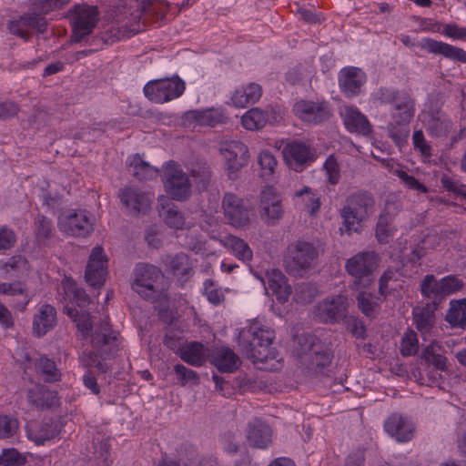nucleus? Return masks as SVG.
Instances as JSON below:
<instances>
[{
    "label": "nucleus",
    "mask_w": 466,
    "mask_h": 466,
    "mask_svg": "<svg viewBox=\"0 0 466 466\" xmlns=\"http://www.w3.org/2000/svg\"><path fill=\"white\" fill-rule=\"evenodd\" d=\"M169 8L167 0H125L117 6V20L125 22L133 33L143 30V26L150 22L163 20Z\"/></svg>",
    "instance_id": "f257e3e1"
},
{
    "label": "nucleus",
    "mask_w": 466,
    "mask_h": 466,
    "mask_svg": "<svg viewBox=\"0 0 466 466\" xmlns=\"http://www.w3.org/2000/svg\"><path fill=\"white\" fill-rule=\"evenodd\" d=\"M275 338L274 330L254 320L238 334V343L241 350L254 363H267L278 357L277 350L272 347Z\"/></svg>",
    "instance_id": "f03ea898"
},
{
    "label": "nucleus",
    "mask_w": 466,
    "mask_h": 466,
    "mask_svg": "<svg viewBox=\"0 0 466 466\" xmlns=\"http://www.w3.org/2000/svg\"><path fill=\"white\" fill-rule=\"evenodd\" d=\"M92 350L83 351L82 360L87 367H96L106 373L108 366L103 360L114 358L119 350V333L112 329L107 320H103L91 339Z\"/></svg>",
    "instance_id": "7ed1b4c3"
},
{
    "label": "nucleus",
    "mask_w": 466,
    "mask_h": 466,
    "mask_svg": "<svg viewBox=\"0 0 466 466\" xmlns=\"http://www.w3.org/2000/svg\"><path fill=\"white\" fill-rule=\"evenodd\" d=\"M321 250L313 242L298 240L289 245L284 257L288 274L302 278L319 263Z\"/></svg>",
    "instance_id": "20e7f679"
},
{
    "label": "nucleus",
    "mask_w": 466,
    "mask_h": 466,
    "mask_svg": "<svg viewBox=\"0 0 466 466\" xmlns=\"http://www.w3.org/2000/svg\"><path fill=\"white\" fill-rule=\"evenodd\" d=\"M374 206L373 195L368 191L360 190L350 194L340 209L346 232H357L360 224L372 213Z\"/></svg>",
    "instance_id": "39448f33"
},
{
    "label": "nucleus",
    "mask_w": 466,
    "mask_h": 466,
    "mask_svg": "<svg viewBox=\"0 0 466 466\" xmlns=\"http://www.w3.org/2000/svg\"><path fill=\"white\" fill-rule=\"evenodd\" d=\"M376 100L381 105H391V120L400 125H409L416 111L415 99L407 90L381 87L376 94Z\"/></svg>",
    "instance_id": "423d86ee"
},
{
    "label": "nucleus",
    "mask_w": 466,
    "mask_h": 466,
    "mask_svg": "<svg viewBox=\"0 0 466 466\" xmlns=\"http://www.w3.org/2000/svg\"><path fill=\"white\" fill-rule=\"evenodd\" d=\"M162 278L163 274L157 267L139 263L133 270L131 288L143 299L154 302L161 296L157 283Z\"/></svg>",
    "instance_id": "0eeeda50"
},
{
    "label": "nucleus",
    "mask_w": 466,
    "mask_h": 466,
    "mask_svg": "<svg viewBox=\"0 0 466 466\" xmlns=\"http://www.w3.org/2000/svg\"><path fill=\"white\" fill-rule=\"evenodd\" d=\"M377 259L374 252H361L346 262V270L353 278V289H366L374 280V271L377 268Z\"/></svg>",
    "instance_id": "6e6552de"
},
{
    "label": "nucleus",
    "mask_w": 466,
    "mask_h": 466,
    "mask_svg": "<svg viewBox=\"0 0 466 466\" xmlns=\"http://www.w3.org/2000/svg\"><path fill=\"white\" fill-rule=\"evenodd\" d=\"M69 19L72 25L71 40L79 43L93 32L99 19V12L94 5H76L70 10Z\"/></svg>",
    "instance_id": "1a4fd4ad"
},
{
    "label": "nucleus",
    "mask_w": 466,
    "mask_h": 466,
    "mask_svg": "<svg viewBox=\"0 0 466 466\" xmlns=\"http://www.w3.org/2000/svg\"><path fill=\"white\" fill-rule=\"evenodd\" d=\"M224 218L235 228H244L250 223L252 208L249 202L234 193H226L222 199Z\"/></svg>",
    "instance_id": "9d476101"
},
{
    "label": "nucleus",
    "mask_w": 466,
    "mask_h": 466,
    "mask_svg": "<svg viewBox=\"0 0 466 466\" xmlns=\"http://www.w3.org/2000/svg\"><path fill=\"white\" fill-rule=\"evenodd\" d=\"M184 90L185 83L176 76L148 82L144 87V94L150 101L163 104L180 96Z\"/></svg>",
    "instance_id": "9b49d317"
},
{
    "label": "nucleus",
    "mask_w": 466,
    "mask_h": 466,
    "mask_svg": "<svg viewBox=\"0 0 466 466\" xmlns=\"http://www.w3.org/2000/svg\"><path fill=\"white\" fill-rule=\"evenodd\" d=\"M165 188L173 199L183 201L191 195V184L180 167L169 162L165 167Z\"/></svg>",
    "instance_id": "f8f14e48"
},
{
    "label": "nucleus",
    "mask_w": 466,
    "mask_h": 466,
    "mask_svg": "<svg viewBox=\"0 0 466 466\" xmlns=\"http://www.w3.org/2000/svg\"><path fill=\"white\" fill-rule=\"evenodd\" d=\"M423 124L428 134L436 138H446L453 130L452 120L437 102H431L425 110Z\"/></svg>",
    "instance_id": "ddd939ff"
},
{
    "label": "nucleus",
    "mask_w": 466,
    "mask_h": 466,
    "mask_svg": "<svg viewBox=\"0 0 466 466\" xmlns=\"http://www.w3.org/2000/svg\"><path fill=\"white\" fill-rule=\"evenodd\" d=\"M348 298L344 295L329 297L319 301L314 308V315L323 323H335L347 318Z\"/></svg>",
    "instance_id": "4468645a"
},
{
    "label": "nucleus",
    "mask_w": 466,
    "mask_h": 466,
    "mask_svg": "<svg viewBox=\"0 0 466 466\" xmlns=\"http://www.w3.org/2000/svg\"><path fill=\"white\" fill-rule=\"evenodd\" d=\"M220 153L225 159L228 177L235 179L238 172L248 164V149L240 141H225L220 144Z\"/></svg>",
    "instance_id": "2eb2a0df"
},
{
    "label": "nucleus",
    "mask_w": 466,
    "mask_h": 466,
    "mask_svg": "<svg viewBox=\"0 0 466 466\" xmlns=\"http://www.w3.org/2000/svg\"><path fill=\"white\" fill-rule=\"evenodd\" d=\"M61 231L74 237L86 238L93 231V223L86 210H70L58 218Z\"/></svg>",
    "instance_id": "dca6fc26"
},
{
    "label": "nucleus",
    "mask_w": 466,
    "mask_h": 466,
    "mask_svg": "<svg viewBox=\"0 0 466 466\" xmlns=\"http://www.w3.org/2000/svg\"><path fill=\"white\" fill-rule=\"evenodd\" d=\"M107 258L101 246L93 248L86 268V281L93 288L104 285L107 274Z\"/></svg>",
    "instance_id": "f3484780"
},
{
    "label": "nucleus",
    "mask_w": 466,
    "mask_h": 466,
    "mask_svg": "<svg viewBox=\"0 0 466 466\" xmlns=\"http://www.w3.org/2000/svg\"><path fill=\"white\" fill-rule=\"evenodd\" d=\"M287 165L295 171H301L314 160L310 147L303 142L292 141L282 150Z\"/></svg>",
    "instance_id": "a211bd4d"
},
{
    "label": "nucleus",
    "mask_w": 466,
    "mask_h": 466,
    "mask_svg": "<svg viewBox=\"0 0 466 466\" xmlns=\"http://www.w3.org/2000/svg\"><path fill=\"white\" fill-rule=\"evenodd\" d=\"M47 22L40 15H25L17 20L8 23V30L11 34L20 36L25 40L29 39L31 33H44L46 30Z\"/></svg>",
    "instance_id": "6ab92c4d"
},
{
    "label": "nucleus",
    "mask_w": 466,
    "mask_h": 466,
    "mask_svg": "<svg viewBox=\"0 0 466 466\" xmlns=\"http://www.w3.org/2000/svg\"><path fill=\"white\" fill-rule=\"evenodd\" d=\"M366 78V74L358 67L343 68L339 74V87L346 96H355L360 93Z\"/></svg>",
    "instance_id": "aec40b11"
},
{
    "label": "nucleus",
    "mask_w": 466,
    "mask_h": 466,
    "mask_svg": "<svg viewBox=\"0 0 466 466\" xmlns=\"http://www.w3.org/2000/svg\"><path fill=\"white\" fill-rule=\"evenodd\" d=\"M161 262L166 270L179 280L186 281L193 274V263L190 258L183 252L175 255H163Z\"/></svg>",
    "instance_id": "412c9836"
},
{
    "label": "nucleus",
    "mask_w": 466,
    "mask_h": 466,
    "mask_svg": "<svg viewBox=\"0 0 466 466\" xmlns=\"http://www.w3.org/2000/svg\"><path fill=\"white\" fill-rule=\"evenodd\" d=\"M294 111L302 120L314 124L321 123L330 116L326 103L299 101L295 104Z\"/></svg>",
    "instance_id": "4be33fe9"
},
{
    "label": "nucleus",
    "mask_w": 466,
    "mask_h": 466,
    "mask_svg": "<svg viewBox=\"0 0 466 466\" xmlns=\"http://www.w3.org/2000/svg\"><path fill=\"white\" fill-rule=\"evenodd\" d=\"M259 208L260 218L268 225H276L283 216L281 202L270 190L261 193Z\"/></svg>",
    "instance_id": "5701e85b"
},
{
    "label": "nucleus",
    "mask_w": 466,
    "mask_h": 466,
    "mask_svg": "<svg viewBox=\"0 0 466 466\" xmlns=\"http://www.w3.org/2000/svg\"><path fill=\"white\" fill-rule=\"evenodd\" d=\"M420 46L429 53L441 55L455 62L466 63V51L462 48L431 38H424Z\"/></svg>",
    "instance_id": "b1692460"
},
{
    "label": "nucleus",
    "mask_w": 466,
    "mask_h": 466,
    "mask_svg": "<svg viewBox=\"0 0 466 466\" xmlns=\"http://www.w3.org/2000/svg\"><path fill=\"white\" fill-rule=\"evenodd\" d=\"M26 399L30 405L39 410L50 409L58 403L57 392L39 383L27 390Z\"/></svg>",
    "instance_id": "393cba45"
},
{
    "label": "nucleus",
    "mask_w": 466,
    "mask_h": 466,
    "mask_svg": "<svg viewBox=\"0 0 466 466\" xmlns=\"http://www.w3.org/2000/svg\"><path fill=\"white\" fill-rule=\"evenodd\" d=\"M62 429V423L59 419H47L44 420L41 423L35 428L27 430V437L35 442L37 445L44 444L56 437Z\"/></svg>",
    "instance_id": "a878e982"
},
{
    "label": "nucleus",
    "mask_w": 466,
    "mask_h": 466,
    "mask_svg": "<svg viewBox=\"0 0 466 466\" xmlns=\"http://www.w3.org/2000/svg\"><path fill=\"white\" fill-rule=\"evenodd\" d=\"M385 431L398 441L405 442L413 437L412 422L400 414L390 415L384 423Z\"/></svg>",
    "instance_id": "bb28decb"
},
{
    "label": "nucleus",
    "mask_w": 466,
    "mask_h": 466,
    "mask_svg": "<svg viewBox=\"0 0 466 466\" xmlns=\"http://www.w3.org/2000/svg\"><path fill=\"white\" fill-rule=\"evenodd\" d=\"M263 282L266 289H270L281 303L286 302L291 294V287L287 284L286 277L279 269L268 271Z\"/></svg>",
    "instance_id": "cd10ccee"
},
{
    "label": "nucleus",
    "mask_w": 466,
    "mask_h": 466,
    "mask_svg": "<svg viewBox=\"0 0 466 466\" xmlns=\"http://www.w3.org/2000/svg\"><path fill=\"white\" fill-rule=\"evenodd\" d=\"M208 358L211 364L221 372H233L239 365V358L228 347L214 349Z\"/></svg>",
    "instance_id": "c85d7f7f"
},
{
    "label": "nucleus",
    "mask_w": 466,
    "mask_h": 466,
    "mask_svg": "<svg viewBox=\"0 0 466 466\" xmlns=\"http://www.w3.org/2000/svg\"><path fill=\"white\" fill-rule=\"evenodd\" d=\"M160 201L159 216L168 227L175 229H183L185 227L190 228L194 225L192 222L186 221L184 215L171 200L163 198Z\"/></svg>",
    "instance_id": "c756f323"
},
{
    "label": "nucleus",
    "mask_w": 466,
    "mask_h": 466,
    "mask_svg": "<svg viewBox=\"0 0 466 466\" xmlns=\"http://www.w3.org/2000/svg\"><path fill=\"white\" fill-rule=\"evenodd\" d=\"M120 200L134 214L146 213L150 207V199L144 192L133 187H126L120 191Z\"/></svg>",
    "instance_id": "7c9ffc66"
},
{
    "label": "nucleus",
    "mask_w": 466,
    "mask_h": 466,
    "mask_svg": "<svg viewBox=\"0 0 466 466\" xmlns=\"http://www.w3.org/2000/svg\"><path fill=\"white\" fill-rule=\"evenodd\" d=\"M187 119L195 121L199 126H208L211 127L224 125L228 117L221 108H208L206 110H191L186 114Z\"/></svg>",
    "instance_id": "2f4dec72"
},
{
    "label": "nucleus",
    "mask_w": 466,
    "mask_h": 466,
    "mask_svg": "<svg viewBox=\"0 0 466 466\" xmlns=\"http://www.w3.org/2000/svg\"><path fill=\"white\" fill-rule=\"evenodd\" d=\"M344 124L350 132L368 136L371 133V125L368 118L359 109L347 106L343 113Z\"/></svg>",
    "instance_id": "473e14b6"
},
{
    "label": "nucleus",
    "mask_w": 466,
    "mask_h": 466,
    "mask_svg": "<svg viewBox=\"0 0 466 466\" xmlns=\"http://www.w3.org/2000/svg\"><path fill=\"white\" fill-rule=\"evenodd\" d=\"M435 304L426 303L422 307H415L412 309V318L416 329L423 334L430 333L436 323Z\"/></svg>",
    "instance_id": "72a5a7b5"
},
{
    "label": "nucleus",
    "mask_w": 466,
    "mask_h": 466,
    "mask_svg": "<svg viewBox=\"0 0 466 466\" xmlns=\"http://www.w3.org/2000/svg\"><path fill=\"white\" fill-rule=\"evenodd\" d=\"M56 325V310L49 305L44 304L38 310V313L35 316L33 321L34 331L37 336L41 337L46 335L49 330L54 329Z\"/></svg>",
    "instance_id": "f704fd0d"
},
{
    "label": "nucleus",
    "mask_w": 466,
    "mask_h": 466,
    "mask_svg": "<svg viewBox=\"0 0 466 466\" xmlns=\"http://www.w3.org/2000/svg\"><path fill=\"white\" fill-rule=\"evenodd\" d=\"M248 441L252 447L265 449L271 442V430L260 420L248 423Z\"/></svg>",
    "instance_id": "c9c22d12"
},
{
    "label": "nucleus",
    "mask_w": 466,
    "mask_h": 466,
    "mask_svg": "<svg viewBox=\"0 0 466 466\" xmlns=\"http://www.w3.org/2000/svg\"><path fill=\"white\" fill-rule=\"evenodd\" d=\"M29 361L44 381L53 383L61 380L62 373L53 360L41 355L38 358L30 360Z\"/></svg>",
    "instance_id": "e433bc0d"
},
{
    "label": "nucleus",
    "mask_w": 466,
    "mask_h": 466,
    "mask_svg": "<svg viewBox=\"0 0 466 466\" xmlns=\"http://www.w3.org/2000/svg\"><path fill=\"white\" fill-rule=\"evenodd\" d=\"M262 96V87L256 83H250L234 91L231 100L236 107H246L255 104Z\"/></svg>",
    "instance_id": "4c0bfd02"
},
{
    "label": "nucleus",
    "mask_w": 466,
    "mask_h": 466,
    "mask_svg": "<svg viewBox=\"0 0 466 466\" xmlns=\"http://www.w3.org/2000/svg\"><path fill=\"white\" fill-rule=\"evenodd\" d=\"M128 171L139 181L151 180L157 177L158 173L157 168L144 161L138 154L130 158Z\"/></svg>",
    "instance_id": "58836bf2"
},
{
    "label": "nucleus",
    "mask_w": 466,
    "mask_h": 466,
    "mask_svg": "<svg viewBox=\"0 0 466 466\" xmlns=\"http://www.w3.org/2000/svg\"><path fill=\"white\" fill-rule=\"evenodd\" d=\"M64 312L76 323L78 331L86 338L89 336L93 323L89 312L78 309L74 305L67 303L64 308Z\"/></svg>",
    "instance_id": "ea45409f"
},
{
    "label": "nucleus",
    "mask_w": 466,
    "mask_h": 466,
    "mask_svg": "<svg viewBox=\"0 0 466 466\" xmlns=\"http://www.w3.org/2000/svg\"><path fill=\"white\" fill-rule=\"evenodd\" d=\"M420 292L424 298L432 300L431 304L436 306L444 299L441 279L438 280L434 275H426L420 282Z\"/></svg>",
    "instance_id": "a19ab883"
},
{
    "label": "nucleus",
    "mask_w": 466,
    "mask_h": 466,
    "mask_svg": "<svg viewBox=\"0 0 466 466\" xmlns=\"http://www.w3.org/2000/svg\"><path fill=\"white\" fill-rule=\"evenodd\" d=\"M179 356L187 363L199 367L205 361V349L200 342H190L179 348Z\"/></svg>",
    "instance_id": "79ce46f5"
},
{
    "label": "nucleus",
    "mask_w": 466,
    "mask_h": 466,
    "mask_svg": "<svg viewBox=\"0 0 466 466\" xmlns=\"http://www.w3.org/2000/svg\"><path fill=\"white\" fill-rule=\"evenodd\" d=\"M393 207L396 210L398 205L394 203H386L384 212L380 216L376 226V238L380 243L388 242L389 237L391 235L390 222L393 218V212L390 208Z\"/></svg>",
    "instance_id": "37998d69"
},
{
    "label": "nucleus",
    "mask_w": 466,
    "mask_h": 466,
    "mask_svg": "<svg viewBox=\"0 0 466 466\" xmlns=\"http://www.w3.org/2000/svg\"><path fill=\"white\" fill-rule=\"evenodd\" d=\"M35 240L39 245H46L47 241L54 236L55 228L51 218L38 214L34 221Z\"/></svg>",
    "instance_id": "c03bdc74"
},
{
    "label": "nucleus",
    "mask_w": 466,
    "mask_h": 466,
    "mask_svg": "<svg viewBox=\"0 0 466 466\" xmlns=\"http://www.w3.org/2000/svg\"><path fill=\"white\" fill-rule=\"evenodd\" d=\"M62 286L66 297L69 299L70 303H76L77 307L83 308L90 302L85 289L79 288L73 279L66 278L62 282Z\"/></svg>",
    "instance_id": "a18cd8bd"
},
{
    "label": "nucleus",
    "mask_w": 466,
    "mask_h": 466,
    "mask_svg": "<svg viewBox=\"0 0 466 466\" xmlns=\"http://www.w3.org/2000/svg\"><path fill=\"white\" fill-rule=\"evenodd\" d=\"M356 300L358 308L366 317L370 319L376 317L380 304V299L379 297L362 290L356 296Z\"/></svg>",
    "instance_id": "49530a36"
},
{
    "label": "nucleus",
    "mask_w": 466,
    "mask_h": 466,
    "mask_svg": "<svg viewBox=\"0 0 466 466\" xmlns=\"http://www.w3.org/2000/svg\"><path fill=\"white\" fill-rule=\"evenodd\" d=\"M25 286L21 282L0 283V293L9 296H18V300L15 303V308L24 310L30 301V297L25 293Z\"/></svg>",
    "instance_id": "de8ad7c7"
},
{
    "label": "nucleus",
    "mask_w": 466,
    "mask_h": 466,
    "mask_svg": "<svg viewBox=\"0 0 466 466\" xmlns=\"http://www.w3.org/2000/svg\"><path fill=\"white\" fill-rule=\"evenodd\" d=\"M267 122L268 114L258 107L249 109L241 118L242 126L251 131L261 129Z\"/></svg>",
    "instance_id": "09e8293b"
},
{
    "label": "nucleus",
    "mask_w": 466,
    "mask_h": 466,
    "mask_svg": "<svg viewBox=\"0 0 466 466\" xmlns=\"http://www.w3.org/2000/svg\"><path fill=\"white\" fill-rule=\"evenodd\" d=\"M445 319L452 327L466 328V299L452 301Z\"/></svg>",
    "instance_id": "8fccbe9b"
},
{
    "label": "nucleus",
    "mask_w": 466,
    "mask_h": 466,
    "mask_svg": "<svg viewBox=\"0 0 466 466\" xmlns=\"http://www.w3.org/2000/svg\"><path fill=\"white\" fill-rule=\"evenodd\" d=\"M389 137L393 140L399 148H402L408 143L410 136V128L408 125H400L395 121H391L387 126Z\"/></svg>",
    "instance_id": "3c124183"
},
{
    "label": "nucleus",
    "mask_w": 466,
    "mask_h": 466,
    "mask_svg": "<svg viewBox=\"0 0 466 466\" xmlns=\"http://www.w3.org/2000/svg\"><path fill=\"white\" fill-rule=\"evenodd\" d=\"M226 246L229 248L233 254L243 261H248L252 258V250L243 239L230 236L226 240Z\"/></svg>",
    "instance_id": "603ef678"
},
{
    "label": "nucleus",
    "mask_w": 466,
    "mask_h": 466,
    "mask_svg": "<svg viewBox=\"0 0 466 466\" xmlns=\"http://www.w3.org/2000/svg\"><path fill=\"white\" fill-rule=\"evenodd\" d=\"M191 176L199 190H205L210 185L212 174L205 163L196 164L191 169Z\"/></svg>",
    "instance_id": "864d4df0"
},
{
    "label": "nucleus",
    "mask_w": 466,
    "mask_h": 466,
    "mask_svg": "<svg viewBox=\"0 0 466 466\" xmlns=\"http://www.w3.org/2000/svg\"><path fill=\"white\" fill-rule=\"evenodd\" d=\"M310 354L309 357V364L312 368H324L330 364L332 360L331 351L329 350H320L313 342H310Z\"/></svg>",
    "instance_id": "5fc2aeb1"
},
{
    "label": "nucleus",
    "mask_w": 466,
    "mask_h": 466,
    "mask_svg": "<svg viewBox=\"0 0 466 466\" xmlns=\"http://www.w3.org/2000/svg\"><path fill=\"white\" fill-rule=\"evenodd\" d=\"M323 168L326 171L329 184L333 186L337 185L340 178V168L334 155L328 157L323 165Z\"/></svg>",
    "instance_id": "6e6d98bb"
},
{
    "label": "nucleus",
    "mask_w": 466,
    "mask_h": 466,
    "mask_svg": "<svg viewBox=\"0 0 466 466\" xmlns=\"http://www.w3.org/2000/svg\"><path fill=\"white\" fill-rule=\"evenodd\" d=\"M93 448L95 451L90 459L96 461L99 466H107L110 449L109 443L106 441H94Z\"/></svg>",
    "instance_id": "4d7b16f0"
},
{
    "label": "nucleus",
    "mask_w": 466,
    "mask_h": 466,
    "mask_svg": "<svg viewBox=\"0 0 466 466\" xmlns=\"http://www.w3.org/2000/svg\"><path fill=\"white\" fill-rule=\"evenodd\" d=\"M18 420L8 415L0 416V439L10 438L18 430Z\"/></svg>",
    "instance_id": "13d9d810"
},
{
    "label": "nucleus",
    "mask_w": 466,
    "mask_h": 466,
    "mask_svg": "<svg viewBox=\"0 0 466 466\" xmlns=\"http://www.w3.org/2000/svg\"><path fill=\"white\" fill-rule=\"evenodd\" d=\"M412 144L414 149L419 151L422 157H431L432 156L431 146L426 140L425 136L421 130L414 131L412 135Z\"/></svg>",
    "instance_id": "bf43d9fd"
},
{
    "label": "nucleus",
    "mask_w": 466,
    "mask_h": 466,
    "mask_svg": "<svg viewBox=\"0 0 466 466\" xmlns=\"http://www.w3.org/2000/svg\"><path fill=\"white\" fill-rule=\"evenodd\" d=\"M419 350L417 335L414 331L407 333L401 340L400 352L403 356H412Z\"/></svg>",
    "instance_id": "052dcab7"
},
{
    "label": "nucleus",
    "mask_w": 466,
    "mask_h": 466,
    "mask_svg": "<svg viewBox=\"0 0 466 466\" xmlns=\"http://www.w3.org/2000/svg\"><path fill=\"white\" fill-rule=\"evenodd\" d=\"M16 243V235L12 228L0 227V252L11 249Z\"/></svg>",
    "instance_id": "680f3d73"
},
{
    "label": "nucleus",
    "mask_w": 466,
    "mask_h": 466,
    "mask_svg": "<svg viewBox=\"0 0 466 466\" xmlns=\"http://www.w3.org/2000/svg\"><path fill=\"white\" fill-rule=\"evenodd\" d=\"M258 162L263 170V176H268L274 173L277 160L269 151H262L258 157Z\"/></svg>",
    "instance_id": "e2e57ef3"
},
{
    "label": "nucleus",
    "mask_w": 466,
    "mask_h": 466,
    "mask_svg": "<svg viewBox=\"0 0 466 466\" xmlns=\"http://www.w3.org/2000/svg\"><path fill=\"white\" fill-rule=\"evenodd\" d=\"M204 294L207 296L208 301L212 304H219L225 299L222 290L216 287L211 279H207L204 283Z\"/></svg>",
    "instance_id": "0e129e2a"
},
{
    "label": "nucleus",
    "mask_w": 466,
    "mask_h": 466,
    "mask_svg": "<svg viewBox=\"0 0 466 466\" xmlns=\"http://www.w3.org/2000/svg\"><path fill=\"white\" fill-rule=\"evenodd\" d=\"M441 281L443 298L459 291L463 287V282L453 275L446 276Z\"/></svg>",
    "instance_id": "69168bd1"
},
{
    "label": "nucleus",
    "mask_w": 466,
    "mask_h": 466,
    "mask_svg": "<svg viewBox=\"0 0 466 466\" xmlns=\"http://www.w3.org/2000/svg\"><path fill=\"white\" fill-rule=\"evenodd\" d=\"M174 370L177 375L180 384L182 386L186 385L187 382L190 381L197 382L198 380V376L196 371L185 367L182 364L175 365Z\"/></svg>",
    "instance_id": "338daca9"
},
{
    "label": "nucleus",
    "mask_w": 466,
    "mask_h": 466,
    "mask_svg": "<svg viewBox=\"0 0 466 466\" xmlns=\"http://www.w3.org/2000/svg\"><path fill=\"white\" fill-rule=\"evenodd\" d=\"M348 330L358 339H364L366 335V327L362 320L355 317H349L347 319Z\"/></svg>",
    "instance_id": "774afa93"
}]
</instances>
